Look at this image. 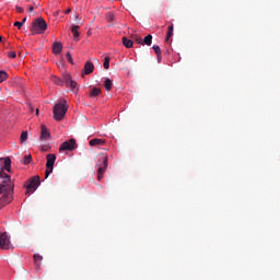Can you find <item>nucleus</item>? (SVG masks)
I'll use <instances>...</instances> for the list:
<instances>
[{
    "label": "nucleus",
    "instance_id": "19",
    "mask_svg": "<svg viewBox=\"0 0 280 280\" xmlns=\"http://www.w3.org/2000/svg\"><path fill=\"white\" fill-rule=\"evenodd\" d=\"M101 94H102V90H100L98 88H93L91 93H90V96L91 97H98Z\"/></svg>",
    "mask_w": 280,
    "mask_h": 280
},
{
    "label": "nucleus",
    "instance_id": "16",
    "mask_svg": "<svg viewBox=\"0 0 280 280\" xmlns=\"http://www.w3.org/2000/svg\"><path fill=\"white\" fill-rule=\"evenodd\" d=\"M122 45L127 49H130V48H132V45H135V42H132V39H128V37H122Z\"/></svg>",
    "mask_w": 280,
    "mask_h": 280
},
{
    "label": "nucleus",
    "instance_id": "27",
    "mask_svg": "<svg viewBox=\"0 0 280 280\" xmlns=\"http://www.w3.org/2000/svg\"><path fill=\"white\" fill-rule=\"evenodd\" d=\"M153 50L155 51L156 56L160 58L161 56V47L160 46H156V45H153Z\"/></svg>",
    "mask_w": 280,
    "mask_h": 280
},
{
    "label": "nucleus",
    "instance_id": "3",
    "mask_svg": "<svg viewBox=\"0 0 280 280\" xmlns=\"http://www.w3.org/2000/svg\"><path fill=\"white\" fill-rule=\"evenodd\" d=\"M32 35L36 34H45L47 32V22L43 18H37L35 21H33L31 26Z\"/></svg>",
    "mask_w": 280,
    "mask_h": 280
},
{
    "label": "nucleus",
    "instance_id": "2",
    "mask_svg": "<svg viewBox=\"0 0 280 280\" xmlns=\"http://www.w3.org/2000/svg\"><path fill=\"white\" fill-rule=\"evenodd\" d=\"M68 110H69V105H67L66 100L57 103L52 108L54 119H56V121H62Z\"/></svg>",
    "mask_w": 280,
    "mask_h": 280
},
{
    "label": "nucleus",
    "instance_id": "17",
    "mask_svg": "<svg viewBox=\"0 0 280 280\" xmlns=\"http://www.w3.org/2000/svg\"><path fill=\"white\" fill-rule=\"evenodd\" d=\"M78 30H80V26L78 25H73L71 28V32L74 36V40H78V38L80 37V32H78Z\"/></svg>",
    "mask_w": 280,
    "mask_h": 280
},
{
    "label": "nucleus",
    "instance_id": "28",
    "mask_svg": "<svg viewBox=\"0 0 280 280\" xmlns=\"http://www.w3.org/2000/svg\"><path fill=\"white\" fill-rule=\"evenodd\" d=\"M132 38L138 45H143V39L141 37L136 35Z\"/></svg>",
    "mask_w": 280,
    "mask_h": 280
},
{
    "label": "nucleus",
    "instance_id": "37",
    "mask_svg": "<svg viewBox=\"0 0 280 280\" xmlns=\"http://www.w3.org/2000/svg\"><path fill=\"white\" fill-rule=\"evenodd\" d=\"M26 21H27V18H24V19L22 20V23L24 24Z\"/></svg>",
    "mask_w": 280,
    "mask_h": 280
},
{
    "label": "nucleus",
    "instance_id": "11",
    "mask_svg": "<svg viewBox=\"0 0 280 280\" xmlns=\"http://www.w3.org/2000/svg\"><path fill=\"white\" fill-rule=\"evenodd\" d=\"M0 161H3L4 163L3 166L0 164V172H3V170H5V172H10L12 160H10V158H1Z\"/></svg>",
    "mask_w": 280,
    "mask_h": 280
},
{
    "label": "nucleus",
    "instance_id": "30",
    "mask_svg": "<svg viewBox=\"0 0 280 280\" xmlns=\"http://www.w3.org/2000/svg\"><path fill=\"white\" fill-rule=\"evenodd\" d=\"M107 19H108V21L113 22V21H115V15L113 13H108Z\"/></svg>",
    "mask_w": 280,
    "mask_h": 280
},
{
    "label": "nucleus",
    "instance_id": "13",
    "mask_svg": "<svg viewBox=\"0 0 280 280\" xmlns=\"http://www.w3.org/2000/svg\"><path fill=\"white\" fill-rule=\"evenodd\" d=\"M42 131H40V141H45L51 137V133H49V129H47V126L42 125L40 126Z\"/></svg>",
    "mask_w": 280,
    "mask_h": 280
},
{
    "label": "nucleus",
    "instance_id": "18",
    "mask_svg": "<svg viewBox=\"0 0 280 280\" xmlns=\"http://www.w3.org/2000/svg\"><path fill=\"white\" fill-rule=\"evenodd\" d=\"M33 257L36 268H40V261H43V256H40L39 254H35Z\"/></svg>",
    "mask_w": 280,
    "mask_h": 280
},
{
    "label": "nucleus",
    "instance_id": "21",
    "mask_svg": "<svg viewBox=\"0 0 280 280\" xmlns=\"http://www.w3.org/2000/svg\"><path fill=\"white\" fill-rule=\"evenodd\" d=\"M143 45H148V47H150V45H152V35L149 34L144 37V39L142 40Z\"/></svg>",
    "mask_w": 280,
    "mask_h": 280
},
{
    "label": "nucleus",
    "instance_id": "10",
    "mask_svg": "<svg viewBox=\"0 0 280 280\" xmlns=\"http://www.w3.org/2000/svg\"><path fill=\"white\" fill-rule=\"evenodd\" d=\"M89 145L92 148H102L106 145V139L94 138L89 141Z\"/></svg>",
    "mask_w": 280,
    "mask_h": 280
},
{
    "label": "nucleus",
    "instance_id": "34",
    "mask_svg": "<svg viewBox=\"0 0 280 280\" xmlns=\"http://www.w3.org/2000/svg\"><path fill=\"white\" fill-rule=\"evenodd\" d=\"M65 14H71V9L66 10Z\"/></svg>",
    "mask_w": 280,
    "mask_h": 280
},
{
    "label": "nucleus",
    "instance_id": "39",
    "mask_svg": "<svg viewBox=\"0 0 280 280\" xmlns=\"http://www.w3.org/2000/svg\"><path fill=\"white\" fill-rule=\"evenodd\" d=\"M1 40H3V37H2V36H0V43H1Z\"/></svg>",
    "mask_w": 280,
    "mask_h": 280
},
{
    "label": "nucleus",
    "instance_id": "14",
    "mask_svg": "<svg viewBox=\"0 0 280 280\" xmlns=\"http://www.w3.org/2000/svg\"><path fill=\"white\" fill-rule=\"evenodd\" d=\"M62 52V43L60 42H55L52 44V54L58 55Z\"/></svg>",
    "mask_w": 280,
    "mask_h": 280
},
{
    "label": "nucleus",
    "instance_id": "26",
    "mask_svg": "<svg viewBox=\"0 0 280 280\" xmlns=\"http://www.w3.org/2000/svg\"><path fill=\"white\" fill-rule=\"evenodd\" d=\"M52 81H54L55 84H57L58 86H62V85H63V81H62V79H60V78L55 77V78H52Z\"/></svg>",
    "mask_w": 280,
    "mask_h": 280
},
{
    "label": "nucleus",
    "instance_id": "4",
    "mask_svg": "<svg viewBox=\"0 0 280 280\" xmlns=\"http://www.w3.org/2000/svg\"><path fill=\"white\" fill-rule=\"evenodd\" d=\"M97 165V180H102L104 174L106 173V168L108 167V158L106 155H101L98 158Z\"/></svg>",
    "mask_w": 280,
    "mask_h": 280
},
{
    "label": "nucleus",
    "instance_id": "40",
    "mask_svg": "<svg viewBox=\"0 0 280 280\" xmlns=\"http://www.w3.org/2000/svg\"><path fill=\"white\" fill-rule=\"evenodd\" d=\"M36 115H38V109H36Z\"/></svg>",
    "mask_w": 280,
    "mask_h": 280
},
{
    "label": "nucleus",
    "instance_id": "35",
    "mask_svg": "<svg viewBox=\"0 0 280 280\" xmlns=\"http://www.w3.org/2000/svg\"><path fill=\"white\" fill-rule=\"evenodd\" d=\"M28 12H34V7H30Z\"/></svg>",
    "mask_w": 280,
    "mask_h": 280
},
{
    "label": "nucleus",
    "instance_id": "7",
    "mask_svg": "<svg viewBox=\"0 0 280 280\" xmlns=\"http://www.w3.org/2000/svg\"><path fill=\"white\" fill-rule=\"evenodd\" d=\"M0 248L3 250H10V248H12V243L10 242V235H8V232L0 233Z\"/></svg>",
    "mask_w": 280,
    "mask_h": 280
},
{
    "label": "nucleus",
    "instance_id": "15",
    "mask_svg": "<svg viewBox=\"0 0 280 280\" xmlns=\"http://www.w3.org/2000/svg\"><path fill=\"white\" fill-rule=\"evenodd\" d=\"M174 36V24L170 25L166 33L165 42L170 43V39Z\"/></svg>",
    "mask_w": 280,
    "mask_h": 280
},
{
    "label": "nucleus",
    "instance_id": "8",
    "mask_svg": "<svg viewBox=\"0 0 280 280\" xmlns=\"http://www.w3.org/2000/svg\"><path fill=\"white\" fill-rule=\"evenodd\" d=\"M78 148V143H75V139H70L68 141H65L60 147H59V152H72V150H75Z\"/></svg>",
    "mask_w": 280,
    "mask_h": 280
},
{
    "label": "nucleus",
    "instance_id": "5",
    "mask_svg": "<svg viewBox=\"0 0 280 280\" xmlns=\"http://www.w3.org/2000/svg\"><path fill=\"white\" fill-rule=\"evenodd\" d=\"M38 187H40V176L36 175V176L31 177L26 182V192L25 194H34V191H36V189H38Z\"/></svg>",
    "mask_w": 280,
    "mask_h": 280
},
{
    "label": "nucleus",
    "instance_id": "29",
    "mask_svg": "<svg viewBox=\"0 0 280 280\" xmlns=\"http://www.w3.org/2000/svg\"><path fill=\"white\" fill-rule=\"evenodd\" d=\"M66 58H67L68 62H70V65H73V57H71V52H67Z\"/></svg>",
    "mask_w": 280,
    "mask_h": 280
},
{
    "label": "nucleus",
    "instance_id": "12",
    "mask_svg": "<svg viewBox=\"0 0 280 280\" xmlns=\"http://www.w3.org/2000/svg\"><path fill=\"white\" fill-rule=\"evenodd\" d=\"M94 69H95V65H93V62H91V61H88L84 65V69H83L84 75H91V73H93Z\"/></svg>",
    "mask_w": 280,
    "mask_h": 280
},
{
    "label": "nucleus",
    "instance_id": "23",
    "mask_svg": "<svg viewBox=\"0 0 280 280\" xmlns=\"http://www.w3.org/2000/svg\"><path fill=\"white\" fill-rule=\"evenodd\" d=\"M8 80V72L0 70V84L1 82H5Z\"/></svg>",
    "mask_w": 280,
    "mask_h": 280
},
{
    "label": "nucleus",
    "instance_id": "38",
    "mask_svg": "<svg viewBox=\"0 0 280 280\" xmlns=\"http://www.w3.org/2000/svg\"><path fill=\"white\" fill-rule=\"evenodd\" d=\"M158 62H161V55H160V57L158 56Z\"/></svg>",
    "mask_w": 280,
    "mask_h": 280
},
{
    "label": "nucleus",
    "instance_id": "24",
    "mask_svg": "<svg viewBox=\"0 0 280 280\" xmlns=\"http://www.w3.org/2000/svg\"><path fill=\"white\" fill-rule=\"evenodd\" d=\"M103 67L104 69H110V57H105Z\"/></svg>",
    "mask_w": 280,
    "mask_h": 280
},
{
    "label": "nucleus",
    "instance_id": "9",
    "mask_svg": "<svg viewBox=\"0 0 280 280\" xmlns=\"http://www.w3.org/2000/svg\"><path fill=\"white\" fill-rule=\"evenodd\" d=\"M62 81H63V84H66V86H70L72 91L75 90V86H78V83L73 81V79L71 78V74H63Z\"/></svg>",
    "mask_w": 280,
    "mask_h": 280
},
{
    "label": "nucleus",
    "instance_id": "33",
    "mask_svg": "<svg viewBox=\"0 0 280 280\" xmlns=\"http://www.w3.org/2000/svg\"><path fill=\"white\" fill-rule=\"evenodd\" d=\"M16 12H19L20 14H23L24 10L23 7H15Z\"/></svg>",
    "mask_w": 280,
    "mask_h": 280
},
{
    "label": "nucleus",
    "instance_id": "32",
    "mask_svg": "<svg viewBox=\"0 0 280 280\" xmlns=\"http://www.w3.org/2000/svg\"><path fill=\"white\" fill-rule=\"evenodd\" d=\"M8 57L9 58H16V52L15 51H9Z\"/></svg>",
    "mask_w": 280,
    "mask_h": 280
},
{
    "label": "nucleus",
    "instance_id": "36",
    "mask_svg": "<svg viewBox=\"0 0 280 280\" xmlns=\"http://www.w3.org/2000/svg\"><path fill=\"white\" fill-rule=\"evenodd\" d=\"M28 106H30L31 113H34V107L32 105H28Z\"/></svg>",
    "mask_w": 280,
    "mask_h": 280
},
{
    "label": "nucleus",
    "instance_id": "22",
    "mask_svg": "<svg viewBox=\"0 0 280 280\" xmlns=\"http://www.w3.org/2000/svg\"><path fill=\"white\" fill-rule=\"evenodd\" d=\"M22 163H23L24 165H30V164L32 163V154L25 155V156L23 158Z\"/></svg>",
    "mask_w": 280,
    "mask_h": 280
},
{
    "label": "nucleus",
    "instance_id": "31",
    "mask_svg": "<svg viewBox=\"0 0 280 280\" xmlns=\"http://www.w3.org/2000/svg\"><path fill=\"white\" fill-rule=\"evenodd\" d=\"M14 27L21 30V27H23V22H15Z\"/></svg>",
    "mask_w": 280,
    "mask_h": 280
},
{
    "label": "nucleus",
    "instance_id": "25",
    "mask_svg": "<svg viewBox=\"0 0 280 280\" xmlns=\"http://www.w3.org/2000/svg\"><path fill=\"white\" fill-rule=\"evenodd\" d=\"M21 143H25L27 141V131H23L20 136Z\"/></svg>",
    "mask_w": 280,
    "mask_h": 280
},
{
    "label": "nucleus",
    "instance_id": "1",
    "mask_svg": "<svg viewBox=\"0 0 280 280\" xmlns=\"http://www.w3.org/2000/svg\"><path fill=\"white\" fill-rule=\"evenodd\" d=\"M0 178L2 179V183L0 184V195L2 194V198L0 200L3 205H10L14 194V182L10 175L3 171H0Z\"/></svg>",
    "mask_w": 280,
    "mask_h": 280
},
{
    "label": "nucleus",
    "instance_id": "6",
    "mask_svg": "<svg viewBox=\"0 0 280 280\" xmlns=\"http://www.w3.org/2000/svg\"><path fill=\"white\" fill-rule=\"evenodd\" d=\"M47 162H46V172H45V178H49V174L54 172V164L56 163V154H48L47 155Z\"/></svg>",
    "mask_w": 280,
    "mask_h": 280
},
{
    "label": "nucleus",
    "instance_id": "20",
    "mask_svg": "<svg viewBox=\"0 0 280 280\" xmlns=\"http://www.w3.org/2000/svg\"><path fill=\"white\" fill-rule=\"evenodd\" d=\"M104 88L106 91H110V89H113V81L110 79H106L104 81Z\"/></svg>",
    "mask_w": 280,
    "mask_h": 280
}]
</instances>
